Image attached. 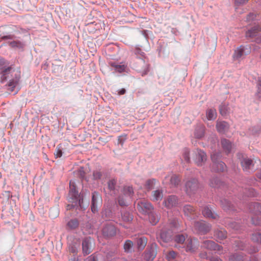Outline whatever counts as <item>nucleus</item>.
<instances>
[{
	"mask_svg": "<svg viewBox=\"0 0 261 261\" xmlns=\"http://www.w3.org/2000/svg\"><path fill=\"white\" fill-rule=\"evenodd\" d=\"M258 251V249L256 247H253V250L252 251H250V253H254V252H256Z\"/></svg>",
	"mask_w": 261,
	"mask_h": 261,
	"instance_id": "63",
	"label": "nucleus"
},
{
	"mask_svg": "<svg viewBox=\"0 0 261 261\" xmlns=\"http://www.w3.org/2000/svg\"><path fill=\"white\" fill-rule=\"evenodd\" d=\"M49 215L52 218H54L59 215V211L57 209H51L49 211Z\"/></svg>",
	"mask_w": 261,
	"mask_h": 261,
	"instance_id": "46",
	"label": "nucleus"
},
{
	"mask_svg": "<svg viewBox=\"0 0 261 261\" xmlns=\"http://www.w3.org/2000/svg\"><path fill=\"white\" fill-rule=\"evenodd\" d=\"M183 155H184V158L185 160L187 162H189V161H190L189 151L188 149H186L185 150Z\"/></svg>",
	"mask_w": 261,
	"mask_h": 261,
	"instance_id": "50",
	"label": "nucleus"
},
{
	"mask_svg": "<svg viewBox=\"0 0 261 261\" xmlns=\"http://www.w3.org/2000/svg\"><path fill=\"white\" fill-rule=\"evenodd\" d=\"M219 155L213 153L211 155L212 160L213 162V169L217 172H222L226 168L225 164L222 162H217V157Z\"/></svg>",
	"mask_w": 261,
	"mask_h": 261,
	"instance_id": "8",
	"label": "nucleus"
},
{
	"mask_svg": "<svg viewBox=\"0 0 261 261\" xmlns=\"http://www.w3.org/2000/svg\"><path fill=\"white\" fill-rule=\"evenodd\" d=\"M93 176L94 179H98L101 178L102 174L99 171H94L93 173Z\"/></svg>",
	"mask_w": 261,
	"mask_h": 261,
	"instance_id": "49",
	"label": "nucleus"
},
{
	"mask_svg": "<svg viewBox=\"0 0 261 261\" xmlns=\"http://www.w3.org/2000/svg\"><path fill=\"white\" fill-rule=\"evenodd\" d=\"M116 233V229L112 223H108L102 229V234L104 237L110 238L114 236Z\"/></svg>",
	"mask_w": 261,
	"mask_h": 261,
	"instance_id": "11",
	"label": "nucleus"
},
{
	"mask_svg": "<svg viewBox=\"0 0 261 261\" xmlns=\"http://www.w3.org/2000/svg\"><path fill=\"white\" fill-rule=\"evenodd\" d=\"M222 204L223 209L225 211L232 210V205L231 203L225 199L222 201Z\"/></svg>",
	"mask_w": 261,
	"mask_h": 261,
	"instance_id": "41",
	"label": "nucleus"
},
{
	"mask_svg": "<svg viewBox=\"0 0 261 261\" xmlns=\"http://www.w3.org/2000/svg\"><path fill=\"white\" fill-rule=\"evenodd\" d=\"M229 261H244V256L242 253L235 254L230 256Z\"/></svg>",
	"mask_w": 261,
	"mask_h": 261,
	"instance_id": "33",
	"label": "nucleus"
},
{
	"mask_svg": "<svg viewBox=\"0 0 261 261\" xmlns=\"http://www.w3.org/2000/svg\"><path fill=\"white\" fill-rule=\"evenodd\" d=\"M227 107L224 105H222L219 107V111L222 115H225L227 113Z\"/></svg>",
	"mask_w": 261,
	"mask_h": 261,
	"instance_id": "47",
	"label": "nucleus"
},
{
	"mask_svg": "<svg viewBox=\"0 0 261 261\" xmlns=\"http://www.w3.org/2000/svg\"><path fill=\"white\" fill-rule=\"evenodd\" d=\"M154 183H155L154 179H148L146 181L145 186L147 189H148V190H150L153 188V185H154Z\"/></svg>",
	"mask_w": 261,
	"mask_h": 261,
	"instance_id": "45",
	"label": "nucleus"
},
{
	"mask_svg": "<svg viewBox=\"0 0 261 261\" xmlns=\"http://www.w3.org/2000/svg\"><path fill=\"white\" fill-rule=\"evenodd\" d=\"M244 54V49L241 46L238 47L235 50L233 54V58L236 60H238L241 58Z\"/></svg>",
	"mask_w": 261,
	"mask_h": 261,
	"instance_id": "35",
	"label": "nucleus"
},
{
	"mask_svg": "<svg viewBox=\"0 0 261 261\" xmlns=\"http://www.w3.org/2000/svg\"><path fill=\"white\" fill-rule=\"evenodd\" d=\"M205 127L203 125L197 126L195 130L194 135L197 138H201L204 136Z\"/></svg>",
	"mask_w": 261,
	"mask_h": 261,
	"instance_id": "26",
	"label": "nucleus"
},
{
	"mask_svg": "<svg viewBox=\"0 0 261 261\" xmlns=\"http://www.w3.org/2000/svg\"><path fill=\"white\" fill-rule=\"evenodd\" d=\"M102 203V198L100 195L96 192L92 193L91 211L95 213L98 211V206Z\"/></svg>",
	"mask_w": 261,
	"mask_h": 261,
	"instance_id": "10",
	"label": "nucleus"
},
{
	"mask_svg": "<svg viewBox=\"0 0 261 261\" xmlns=\"http://www.w3.org/2000/svg\"><path fill=\"white\" fill-rule=\"evenodd\" d=\"M111 66L114 67L115 68V70L119 72L124 71L126 68V66L124 64L118 65L116 64L115 63H112Z\"/></svg>",
	"mask_w": 261,
	"mask_h": 261,
	"instance_id": "38",
	"label": "nucleus"
},
{
	"mask_svg": "<svg viewBox=\"0 0 261 261\" xmlns=\"http://www.w3.org/2000/svg\"><path fill=\"white\" fill-rule=\"evenodd\" d=\"M203 247L212 250L218 251L220 254V251L222 250V247L216 244L212 240H206L202 243Z\"/></svg>",
	"mask_w": 261,
	"mask_h": 261,
	"instance_id": "14",
	"label": "nucleus"
},
{
	"mask_svg": "<svg viewBox=\"0 0 261 261\" xmlns=\"http://www.w3.org/2000/svg\"><path fill=\"white\" fill-rule=\"evenodd\" d=\"M121 138H122L121 136H119L118 137V143L121 144V145H122L123 143L124 140H123Z\"/></svg>",
	"mask_w": 261,
	"mask_h": 261,
	"instance_id": "62",
	"label": "nucleus"
},
{
	"mask_svg": "<svg viewBox=\"0 0 261 261\" xmlns=\"http://www.w3.org/2000/svg\"><path fill=\"white\" fill-rule=\"evenodd\" d=\"M251 239L254 242L261 244V233L256 232L253 233Z\"/></svg>",
	"mask_w": 261,
	"mask_h": 261,
	"instance_id": "39",
	"label": "nucleus"
},
{
	"mask_svg": "<svg viewBox=\"0 0 261 261\" xmlns=\"http://www.w3.org/2000/svg\"><path fill=\"white\" fill-rule=\"evenodd\" d=\"M147 243V239L145 237L139 238L137 240L138 248L140 250H142L145 247Z\"/></svg>",
	"mask_w": 261,
	"mask_h": 261,
	"instance_id": "27",
	"label": "nucleus"
},
{
	"mask_svg": "<svg viewBox=\"0 0 261 261\" xmlns=\"http://www.w3.org/2000/svg\"><path fill=\"white\" fill-rule=\"evenodd\" d=\"M122 219L123 221L129 222L133 220V216L129 213L124 212L122 215Z\"/></svg>",
	"mask_w": 261,
	"mask_h": 261,
	"instance_id": "40",
	"label": "nucleus"
},
{
	"mask_svg": "<svg viewBox=\"0 0 261 261\" xmlns=\"http://www.w3.org/2000/svg\"><path fill=\"white\" fill-rule=\"evenodd\" d=\"M237 246L240 250H243L245 248V245L242 242L239 243L237 245Z\"/></svg>",
	"mask_w": 261,
	"mask_h": 261,
	"instance_id": "55",
	"label": "nucleus"
},
{
	"mask_svg": "<svg viewBox=\"0 0 261 261\" xmlns=\"http://www.w3.org/2000/svg\"><path fill=\"white\" fill-rule=\"evenodd\" d=\"M221 144L224 150L226 153H228L231 151L232 145L229 140L226 139H222Z\"/></svg>",
	"mask_w": 261,
	"mask_h": 261,
	"instance_id": "20",
	"label": "nucleus"
},
{
	"mask_svg": "<svg viewBox=\"0 0 261 261\" xmlns=\"http://www.w3.org/2000/svg\"><path fill=\"white\" fill-rule=\"evenodd\" d=\"M171 232L169 230L168 231L163 230L160 234L161 241L163 242H168L171 240Z\"/></svg>",
	"mask_w": 261,
	"mask_h": 261,
	"instance_id": "22",
	"label": "nucleus"
},
{
	"mask_svg": "<svg viewBox=\"0 0 261 261\" xmlns=\"http://www.w3.org/2000/svg\"><path fill=\"white\" fill-rule=\"evenodd\" d=\"M214 236L218 240L222 241L226 238L227 232L224 229L221 228L215 231Z\"/></svg>",
	"mask_w": 261,
	"mask_h": 261,
	"instance_id": "21",
	"label": "nucleus"
},
{
	"mask_svg": "<svg viewBox=\"0 0 261 261\" xmlns=\"http://www.w3.org/2000/svg\"><path fill=\"white\" fill-rule=\"evenodd\" d=\"M94 241L91 238H86L82 243L83 252L85 255H88L92 250L93 247Z\"/></svg>",
	"mask_w": 261,
	"mask_h": 261,
	"instance_id": "7",
	"label": "nucleus"
},
{
	"mask_svg": "<svg viewBox=\"0 0 261 261\" xmlns=\"http://www.w3.org/2000/svg\"><path fill=\"white\" fill-rule=\"evenodd\" d=\"M184 212L186 215L187 216H190L191 215L194 214L195 210L192 206L187 205L184 207Z\"/></svg>",
	"mask_w": 261,
	"mask_h": 261,
	"instance_id": "36",
	"label": "nucleus"
},
{
	"mask_svg": "<svg viewBox=\"0 0 261 261\" xmlns=\"http://www.w3.org/2000/svg\"><path fill=\"white\" fill-rule=\"evenodd\" d=\"M211 261H222V260L219 257H212Z\"/></svg>",
	"mask_w": 261,
	"mask_h": 261,
	"instance_id": "61",
	"label": "nucleus"
},
{
	"mask_svg": "<svg viewBox=\"0 0 261 261\" xmlns=\"http://www.w3.org/2000/svg\"><path fill=\"white\" fill-rule=\"evenodd\" d=\"M109 189L110 191H113L114 193L116 191H118L119 186L117 185V180L115 179L110 180L108 182Z\"/></svg>",
	"mask_w": 261,
	"mask_h": 261,
	"instance_id": "30",
	"label": "nucleus"
},
{
	"mask_svg": "<svg viewBox=\"0 0 261 261\" xmlns=\"http://www.w3.org/2000/svg\"><path fill=\"white\" fill-rule=\"evenodd\" d=\"M257 86V94L258 97H261V77H259L258 79Z\"/></svg>",
	"mask_w": 261,
	"mask_h": 261,
	"instance_id": "48",
	"label": "nucleus"
},
{
	"mask_svg": "<svg viewBox=\"0 0 261 261\" xmlns=\"http://www.w3.org/2000/svg\"><path fill=\"white\" fill-rule=\"evenodd\" d=\"M79 222L76 219H71L67 223V228L69 230L75 229L78 227Z\"/></svg>",
	"mask_w": 261,
	"mask_h": 261,
	"instance_id": "28",
	"label": "nucleus"
},
{
	"mask_svg": "<svg viewBox=\"0 0 261 261\" xmlns=\"http://www.w3.org/2000/svg\"><path fill=\"white\" fill-rule=\"evenodd\" d=\"M194 228L199 233L205 234L210 231L212 226L211 224L205 223L203 221H201L195 222Z\"/></svg>",
	"mask_w": 261,
	"mask_h": 261,
	"instance_id": "4",
	"label": "nucleus"
},
{
	"mask_svg": "<svg viewBox=\"0 0 261 261\" xmlns=\"http://www.w3.org/2000/svg\"><path fill=\"white\" fill-rule=\"evenodd\" d=\"M122 195L119 196L118 199V203L120 206H126L127 205V201L130 199L134 191L133 188L130 186H126L123 188Z\"/></svg>",
	"mask_w": 261,
	"mask_h": 261,
	"instance_id": "1",
	"label": "nucleus"
},
{
	"mask_svg": "<svg viewBox=\"0 0 261 261\" xmlns=\"http://www.w3.org/2000/svg\"><path fill=\"white\" fill-rule=\"evenodd\" d=\"M8 44L11 47H13V48H23L24 46V43L19 40L10 41V42H8Z\"/></svg>",
	"mask_w": 261,
	"mask_h": 261,
	"instance_id": "32",
	"label": "nucleus"
},
{
	"mask_svg": "<svg viewBox=\"0 0 261 261\" xmlns=\"http://www.w3.org/2000/svg\"><path fill=\"white\" fill-rule=\"evenodd\" d=\"M261 30V27L257 25L254 27L253 28L251 29V30H248L246 32V36L247 37H253L254 36H255L256 35V34L258 32L260 31Z\"/></svg>",
	"mask_w": 261,
	"mask_h": 261,
	"instance_id": "29",
	"label": "nucleus"
},
{
	"mask_svg": "<svg viewBox=\"0 0 261 261\" xmlns=\"http://www.w3.org/2000/svg\"><path fill=\"white\" fill-rule=\"evenodd\" d=\"M163 197V191L160 190L153 191L152 193V200L153 201H161Z\"/></svg>",
	"mask_w": 261,
	"mask_h": 261,
	"instance_id": "24",
	"label": "nucleus"
},
{
	"mask_svg": "<svg viewBox=\"0 0 261 261\" xmlns=\"http://www.w3.org/2000/svg\"><path fill=\"white\" fill-rule=\"evenodd\" d=\"M252 223L254 225H260L261 224V222L260 221H258L257 220H255V217L252 218Z\"/></svg>",
	"mask_w": 261,
	"mask_h": 261,
	"instance_id": "56",
	"label": "nucleus"
},
{
	"mask_svg": "<svg viewBox=\"0 0 261 261\" xmlns=\"http://www.w3.org/2000/svg\"><path fill=\"white\" fill-rule=\"evenodd\" d=\"M185 240V237L183 234H178L175 238V241L179 244H182Z\"/></svg>",
	"mask_w": 261,
	"mask_h": 261,
	"instance_id": "44",
	"label": "nucleus"
},
{
	"mask_svg": "<svg viewBox=\"0 0 261 261\" xmlns=\"http://www.w3.org/2000/svg\"><path fill=\"white\" fill-rule=\"evenodd\" d=\"M217 113L215 109H210L207 110L206 117L209 120H214L216 118Z\"/></svg>",
	"mask_w": 261,
	"mask_h": 261,
	"instance_id": "31",
	"label": "nucleus"
},
{
	"mask_svg": "<svg viewBox=\"0 0 261 261\" xmlns=\"http://www.w3.org/2000/svg\"><path fill=\"white\" fill-rule=\"evenodd\" d=\"M249 0H235L236 5H243L246 3Z\"/></svg>",
	"mask_w": 261,
	"mask_h": 261,
	"instance_id": "52",
	"label": "nucleus"
},
{
	"mask_svg": "<svg viewBox=\"0 0 261 261\" xmlns=\"http://www.w3.org/2000/svg\"><path fill=\"white\" fill-rule=\"evenodd\" d=\"M198 242L195 238H188L186 241V250L187 252H194L197 248Z\"/></svg>",
	"mask_w": 261,
	"mask_h": 261,
	"instance_id": "13",
	"label": "nucleus"
},
{
	"mask_svg": "<svg viewBox=\"0 0 261 261\" xmlns=\"http://www.w3.org/2000/svg\"><path fill=\"white\" fill-rule=\"evenodd\" d=\"M216 128L219 133H223L228 129L229 125L225 121H217Z\"/></svg>",
	"mask_w": 261,
	"mask_h": 261,
	"instance_id": "19",
	"label": "nucleus"
},
{
	"mask_svg": "<svg viewBox=\"0 0 261 261\" xmlns=\"http://www.w3.org/2000/svg\"><path fill=\"white\" fill-rule=\"evenodd\" d=\"M180 182V178L177 175H173L170 178V184L172 186L176 187Z\"/></svg>",
	"mask_w": 261,
	"mask_h": 261,
	"instance_id": "34",
	"label": "nucleus"
},
{
	"mask_svg": "<svg viewBox=\"0 0 261 261\" xmlns=\"http://www.w3.org/2000/svg\"><path fill=\"white\" fill-rule=\"evenodd\" d=\"M87 260L88 261H97V259L95 256L91 255L88 258Z\"/></svg>",
	"mask_w": 261,
	"mask_h": 261,
	"instance_id": "57",
	"label": "nucleus"
},
{
	"mask_svg": "<svg viewBox=\"0 0 261 261\" xmlns=\"http://www.w3.org/2000/svg\"><path fill=\"white\" fill-rule=\"evenodd\" d=\"M74 205H68L67 206V210H70L71 209Z\"/></svg>",
	"mask_w": 261,
	"mask_h": 261,
	"instance_id": "64",
	"label": "nucleus"
},
{
	"mask_svg": "<svg viewBox=\"0 0 261 261\" xmlns=\"http://www.w3.org/2000/svg\"><path fill=\"white\" fill-rule=\"evenodd\" d=\"M219 182V180L218 179H214L211 182L210 185L212 187H216L218 185V183Z\"/></svg>",
	"mask_w": 261,
	"mask_h": 261,
	"instance_id": "54",
	"label": "nucleus"
},
{
	"mask_svg": "<svg viewBox=\"0 0 261 261\" xmlns=\"http://www.w3.org/2000/svg\"><path fill=\"white\" fill-rule=\"evenodd\" d=\"M12 68L8 67L6 68H2L0 74L2 75L0 79L1 83H4L8 77V74L12 72Z\"/></svg>",
	"mask_w": 261,
	"mask_h": 261,
	"instance_id": "16",
	"label": "nucleus"
},
{
	"mask_svg": "<svg viewBox=\"0 0 261 261\" xmlns=\"http://www.w3.org/2000/svg\"><path fill=\"white\" fill-rule=\"evenodd\" d=\"M199 188V184L196 179H192L186 183L185 191L190 196L195 194Z\"/></svg>",
	"mask_w": 261,
	"mask_h": 261,
	"instance_id": "2",
	"label": "nucleus"
},
{
	"mask_svg": "<svg viewBox=\"0 0 261 261\" xmlns=\"http://www.w3.org/2000/svg\"><path fill=\"white\" fill-rule=\"evenodd\" d=\"M157 254V246L156 244H152L150 247L147 249L143 254V258L147 261L152 260Z\"/></svg>",
	"mask_w": 261,
	"mask_h": 261,
	"instance_id": "6",
	"label": "nucleus"
},
{
	"mask_svg": "<svg viewBox=\"0 0 261 261\" xmlns=\"http://www.w3.org/2000/svg\"><path fill=\"white\" fill-rule=\"evenodd\" d=\"M244 170H247L251 168L253 161L248 158H244L241 162Z\"/></svg>",
	"mask_w": 261,
	"mask_h": 261,
	"instance_id": "25",
	"label": "nucleus"
},
{
	"mask_svg": "<svg viewBox=\"0 0 261 261\" xmlns=\"http://www.w3.org/2000/svg\"><path fill=\"white\" fill-rule=\"evenodd\" d=\"M250 212L255 215H261V204L259 203H253L250 205Z\"/></svg>",
	"mask_w": 261,
	"mask_h": 261,
	"instance_id": "23",
	"label": "nucleus"
},
{
	"mask_svg": "<svg viewBox=\"0 0 261 261\" xmlns=\"http://www.w3.org/2000/svg\"><path fill=\"white\" fill-rule=\"evenodd\" d=\"M178 200L177 197L175 195H170L165 198L163 204L167 208H171L176 206L178 204Z\"/></svg>",
	"mask_w": 261,
	"mask_h": 261,
	"instance_id": "12",
	"label": "nucleus"
},
{
	"mask_svg": "<svg viewBox=\"0 0 261 261\" xmlns=\"http://www.w3.org/2000/svg\"><path fill=\"white\" fill-rule=\"evenodd\" d=\"M75 174L81 178H84L85 176V172L83 167H81L75 172Z\"/></svg>",
	"mask_w": 261,
	"mask_h": 261,
	"instance_id": "43",
	"label": "nucleus"
},
{
	"mask_svg": "<svg viewBox=\"0 0 261 261\" xmlns=\"http://www.w3.org/2000/svg\"><path fill=\"white\" fill-rule=\"evenodd\" d=\"M69 195L71 196V198L78 201L79 206L81 207V203L83 202V199H81L79 197L78 192L76 189V185L74 181H70L69 183Z\"/></svg>",
	"mask_w": 261,
	"mask_h": 261,
	"instance_id": "9",
	"label": "nucleus"
},
{
	"mask_svg": "<svg viewBox=\"0 0 261 261\" xmlns=\"http://www.w3.org/2000/svg\"><path fill=\"white\" fill-rule=\"evenodd\" d=\"M204 217L213 219H217L219 218L218 215L213 212L212 210L207 206L204 207L202 211Z\"/></svg>",
	"mask_w": 261,
	"mask_h": 261,
	"instance_id": "15",
	"label": "nucleus"
},
{
	"mask_svg": "<svg viewBox=\"0 0 261 261\" xmlns=\"http://www.w3.org/2000/svg\"><path fill=\"white\" fill-rule=\"evenodd\" d=\"M125 92H126L125 89L124 88H122L118 91V95H121L124 94L125 93Z\"/></svg>",
	"mask_w": 261,
	"mask_h": 261,
	"instance_id": "59",
	"label": "nucleus"
},
{
	"mask_svg": "<svg viewBox=\"0 0 261 261\" xmlns=\"http://www.w3.org/2000/svg\"><path fill=\"white\" fill-rule=\"evenodd\" d=\"M193 158L197 166H201L206 162L207 156L203 151L196 149L193 151Z\"/></svg>",
	"mask_w": 261,
	"mask_h": 261,
	"instance_id": "3",
	"label": "nucleus"
},
{
	"mask_svg": "<svg viewBox=\"0 0 261 261\" xmlns=\"http://www.w3.org/2000/svg\"><path fill=\"white\" fill-rule=\"evenodd\" d=\"M107 213H108V215H109L111 214V211L110 210H106L103 211L102 216L104 217L105 216V217L107 218Z\"/></svg>",
	"mask_w": 261,
	"mask_h": 261,
	"instance_id": "58",
	"label": "nucleus"
},
{
	"mask_svg": "<svg viewBox=\"0 0 261 261\" xmlns=\"http://www.w3.org/2000/svg\"><path fill=\"white\" fill-rule=\"evenodd\" d=\"M15 73V77L12 80H10L8 84V86L9 87H11L12 88H14L16 86V85L18 84L19 80L20 79V71L19 70L15 71L13 70Z\"/></svg>",
	"mask_w": 261,
	"mask_h": 261,
	"instance_id": "18",
	"label": "nucleus"
},
{
	"mask_svg": "<svg viewBox=\"0 0 261 261\" xmlns=\"http://www.w3.org/2000/svg\"><path fill=\"white\" fill-rule=\"evenodd\" d=\"M176 253L173 251H170L167 253L166 255V258L168 260L170 261L175 258Z\"/></svg>",
	"mask_w": 261,
	"mask_h": 261,
	"instance_id": "42",
	"label": "nucleus"
},
{
	"mask_svg": "<svg viewBox=\"0 0 261 261\" xmlns=\"http://www.w3.org/2000/svg\"><path fill=\"white\" fill-rule=\"evenodd\" d=\"M15 38V37L14 35H9L2 36L1 38V39L2 40H6L7 39H14Z\"/></svg>",
	"mask_w": 261,
	"mask_h": 261,
	"instance_id": "51",
	"label": "nucleus"
},
{
	"mask_svg": "<svg viewBox=\"0 0 261 261\" xmlns=\"http://www.w3.org/2000/svg\"><path fill=\"white\" fill-rule=\"evenodd\" d=\"M148 215V220L152 225H156L159 221L160 216L156 214L153 210L147 214Z\"/></svg>",
	"mask_w": 261,
	"mask_h": 261,
	"instance_id": "17",
	"label": "nucleus"
},
{
	"mask_svg": "<svg viewBox=\"0 0 261 261\" xmlns=\"http://www.w3.org/2000/svg\"><path fill=\"white\" fill-rule=\"evenodd\" d=\"M56 158H60L62 155V151L59 148H58L56 150V153H55Z\"/></svg>",
	"mask_w": 261,
	"mask_h": 261,
	"instance_id": "53",
	"label": "nucleus"
},
{
	"mask_svg": "<svg viewBox=\"0 0 261 261\" xmlns=\"http://www.w3.org/2000/svg\"><path fill=\"white\" fill-rule=\"evenodd\" d=\"M137 209L140 213L148 214L152 211L154 208L150 202L142 200L138 202Z\"/></svg>",
	"mask_w": 261,
	"mask_h": 261,
	"instance_id": "5",
	"label": "nucleus"
},
{
	"mask_svg": "<svg viewBox=\"0 0 261 261\" xmlns=\"http://www.w3.org/2000/svg\"><path fill=\"white\" fill-rule=\"evenodd\" d=\"M133 246V243L130 240H126L124 244L123 248L125 252H129L131 251Z\"/></svg>",
	"mask_w": 261,
	"mask_h": 261,
	"instance_id": "37",
	"label": "nucleus"
},
{
	"mask_svg": "<svg viewBox=\"0 0 261 261\" xmlns=\"http://www.w3.org/2000/svg\"><path fill=\"white\" fill-rule=\"evenodd\" d=\"M254 17V15L253 14H250L249 15H248L247 18V20L248 21H249L251 19H253Z\"/></svg>",
	"mask_w": 261,
	"mask_h": 261,
	"instance_id": "60",
	"label": "nucleus"
}]
</instances>
